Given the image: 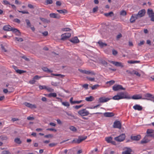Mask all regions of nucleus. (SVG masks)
I'll list each match as a JSON object with an SVG mask.
<instances>
[{"label":"nucleus","mask_w":154,"mask_h":154,"mask_svg":"<svg viewBox=\"0 0 154 154\" xmlns=\"http://www.w3.org/2000/svg\"><path fill=\"white\" fill-rule=\"evenodd\" d=\"M112 99L114 100H119L123 99H131V98L127 92H120L118 93L116 95L113 97Z\"/></svg>","instance_id":"f257e3e1"},{"label":"nucleus","mask_w":154,"mask_h":154,"mask_svg":"<svg viewBox=\"0 0 154 154\" xmlns=\"http://www.w3.org/2000/svg\"><path fill=\"white\" fill-rule=\"evenodd\" d=\"M87 138V136H85L84 137L82 136H79L78 137V139H74L71 143H75L79 144L83 141L85 140Z\"/></svg>","instance_id":"f03ea898"},{"label":"nucleus","mask_w":154,"mask_h":154,"mask_svg":"<svg viewBox=\"0 0 154 154\" xmlns=\"http://www.w3.org/2000/svg\"><path fill=\"white\" fill-rule=\"evenodd\" d=\"M144 97H142L143 100H150L154 102V100L152 99V95L151 94L147 93L144 95Z\"/></svg>","instance_id":"7ed1b4c3"},{"label":"nucleus","mask_w":154,"mask_h":154,"mask_svg":"<svg viewBox=\"0 0 154 154\" xmlns=\"http://www.w3.org/2000/svg\"><path fill=\"white\" fill-rule=\"evenodd\" d=\"M126 137L125 134H122L119 136L115 137L114 139L118 142H122L125 139Z\"/></svg>","instance_id":"20e7f679"},{"label":"nucleus","mask_w":154,"mask_h":154,"mask_svg":"<svg viewBox=\"0 0 154 154\" xmlns=\"http://www.w3.org/2000/svg\"><path fill=\"white\" fill-rule=\"evenodd\" d=\"M113 127L114 128H117L121 129L122 127L121 123L119 121L116 120L114 122Z\"/></svg>","instance_id":"39448f33"},{"label":"nucleus","mask_w":154,"mask_h":154,"mask_svg":"<svg viewBox=\"0 0 154 154\" xmlns=\"http://www.w3.org/2000/svg\"><path fill=\"white\" fill-rule=\"evenodd\" d=\"M113 90L115 91L119 90H125V88L122 87V85H115L112 87Z\"/></svg>","instance_id":"423d86ee"},{"label":"nucleus","mask_w":154,"mask_h":154,"mask_svg":"<svg viewBox=\"0 0 154 154\" xmlns=\"http://www.w3.org/2000/svg\"><path fill=\"white\" fill-rule=\"evenodd\" d=\"M146 13V10L144 9H143L139 11L137 14H135V16H136L138 18H140L144 16Z\"/></svg>","instance_id":"0eeeda50"},{"label":"nucleus","mask_w":154,"mask_h":154,"mask_svg":"<svg viewBox=\"0 0 154 154\" xmlns=\"http://www.w3.org/2000/svg\"><path fill=\"white\" fill-rule=\"evenodd\" d=\"M78 113L81 116H84L88 115L89 114V112L86 110L85 109H83L81 110H79L78 112Z\"/></svg>","instance_id":"6e6552de"},{"label":"nucleus","mask_w":154,"mask_h":154,"mask_svg":"<svg viewBox=\"0 0 154 154\" xmlns=\"http://www.w3.org/2000/svg\"><path fill=\"white\" fill-rule=\"evenodd\" d=\"M78 70L80 72L82 73H84L87 75L91 74V75H95V74L93 71H90L83 70L80 69H79Z\"/></svg>","instance_id":"1a4fd4ad"},{"label":"nucleus","mask_w":154,"mask_h":154,"mask_svg":"<svg viewBox=\"0 0 154 154\" xmlns=\"http://www.w3.org/2000/svg\"><path fill=\"white\" fill-rule=\"evenodd\" d=\"M50 16L51 18H56L57 19H59L60 18V16L58 14L54 13H51L50 14Z\"/></svg>","instance_id":"9d476101"},{"label":"nucleus","mask_w":154,"mask_h":154,"mask_svg":"<svg viewBox=\"0 0 154 154\" xmlns=\"http://www.w3.org/2000/svg\"><path fill=\"white\" fill-rule=\"evenodd\" d=\"M141 138V136L139 134L135 136H131V139L133 140L138 141Z\"/></svg>","instance_id":"9b49d317"},{"label":"nucleus","mask_w":154,"mask_h":154,"mask_svg":"<svg viewBox=\"0 0 154 154\" xmlns=\"http://www.w3.org/2000/svg\"><path fill=\"white\" fill-rule=\"evenodd\" d=\"M110 98L105 97H101L99 98V101L100 103H104L110 100Z\"/></svg>","instance_id":"f8f14e48"},{"label":"nucleus","mask_w":154,"mask_h":154,"mask_svg":"<svg viewBox=\"0 0 154 154\" xmlns=\"http://www.w3.org/2000/svg\"><path fill=\"white\" fill-rule=\"evenodd\" d=\"M110 63L117 66H120L122 67H123L124 66L120 62L112 61L110 62Z\"/></svg>","instance_id":"ddd939ff"},{"label":"nucleus","mask_w":154,"mask_h":154,"mask_svg":"<svg viewBox=\"0 0 154 154\" xmlns=\"http://www.w3.org/2000/svg\"><path fill=\"white\" fill-rule=\"evenodd\" d=\"M103 115L106 117H110L113 116L115 114L112 112H106L104 113Z\"/></svg>","instance_id":"4468645a"},{"label":"nucleus","mask_w":154,"mask_h":154,"mask_svg":"<svg viewBox=\"0 0 154 154\" xmlns=\"http://www.w3.org/2000/svg\"><path fill=\"white\" fill-rule=\"evenodd\" d=\"M12 27L9 25L5 26L3 27V29L5 31H11Z\"/></svg>","instance_id":"2eb2a0df"},{"label":"nucleus","mask_w":154,"mask_h":154,"mask_svg":"<svg viewBox=\"0 0 154 154\" xmlns=\"http://www.w3.org/2000/svg\"><path fill=\"white\" fill-rule=\"evenodd\" d=\"M24 104L25 106L28 107H29L30 108H36V106L35 105H33L32 104H31L29 103L25 102L24 103Z\"/></svg>","instance_id":"dca6fc26"},{"label":"nucleus","mask_w":154,"mask_h":154,"mask_svg":"<svg viewBox=\"0 0 154 154\" xmlns=\"http://www.w3.org/2000/svg\"><path fill=\"white\" fill-rule=\"evenodd\" d=\"M70 41L74 43H77L79 42V41L77 36H75L70 40Z\"/></svg>","instance_id":"f3484780"},{"label":"nucleus","mask_w":154,"mask_h":154,"mask_svg":"<svg viewBox=\"0 0 154 154\" xmlns=\"http://www.w3.org/2000/svg\"><path fill=\"white\" fill-rule=\"evenodd\" d=\"M131 98L133 99L137 100L139 99H142V96L140 94H137L136 95H133L132 97H131Z\"/></svg>","instance_id":"a211bd4d"},{"label":"nucleus","mask_w":154,"mask_h":154,"mask_svg":"<svg viewBox=\"0 0 154 154\" xmlns=\"http://www.w3.org/2000/svg\"><path fill=\"white\" fill-rule=\"evenodd\" d=\"M135 15H136L135 14H134L131 16L130 19V21L131 23H134L137 19H138V17H137Z\"/></svg>","instance_id":"6ab92c4d"},{"label":"nucleus","mask_w":154,"mask_h":154,"mask_svg":"<svg viewBox=\"0 0 154 154\" xmlns=\"http://www.w3.org/2000/svg\"><path fill=\"white\" fill-rule=\"evenodd\" d=\"M133 107L135 110H137L138 111H141L143 109L142 106L137 104L135 105Z\"/></svg>","instance_id":"aec40b11"},{"label":"nucleus","mask_w":154,"mask_h":154,"mask_svg":"<svg viewBox=\"0 0 154 154\" xmlns=\"http://www.w3.org/2000/svg\"><path fill=\"white\" fill-rule=\"evenodd\" d=\"M149 140H148L147 138L146 137V136H145L143 139L142 140L140 141V143L142 144H143L144 143H146L149 142Z\"/></svg>","instance_id":"412c9836"},{"label":"nucleus","mask_w":154,"mask_h":154,"mask_svg":"<svg viewBox=\"0 0 154 154\" xmlns=\"http://www.w3.org/2000/svg\"><path fill=\"white\" fill-rule=\"evenodd\" d=\"M100 63H101L102 65H103L105 67H107L108 64L110 65V64H108L106 61L103 60H100Z\"/></svg>","instance_id":"4be33fe9"},{"label":"nucleus","mask_w":154,"mask_h":154,"mask_svg":"<svg viewBox=\"0 0 154 154\" xmlns=\"http://www.w3.org/2000/svg\"><path fill=\"white\" fill-rule=\"evenodd\" d=\"M127 149L122 152V154H131V149L129 148H127Z\"/></svg>","instance_id":"5701e85b"},{"label":"nucleus","mask_w":154,"mask_h":154,"mask_svg":"<svg viewBox=\"0 0 154 154\" xmlns=\"http://www.w3.org/2000/svg\"><path fill=\"white\" fill-rule=\"evenodd\" d=\"M42 69L43 71L46 72L51 73L53 72L52 70L49 69L46 67H42Z\"/></svg>","instance_id":"b1692460"},{"label":"nucleus","mask_w":154,"mask_h":154,"mask_svg":"<svg viewBox=\"0 0 154 154\" xmlns=\"http://www.w3.org/2000/svg\"><path fill=\"white\" fill-rule=\"evenodd\" d=\"M98 44L101 48H103L104 46H106L107 44L105 43H103L101 41H99L97 42Z\"/></svg>","instance_id":"393cba45"},{"label":"nucleus","mask_w":154,"mask_h":154,"mask_svg":"<svg viewBox=\"0 0 154 154\" xmlns=\"http://www.w3.org/2000/svg\"><path fill=\"white\" fill-rule=\"evenodd\" d=\"M94 98L92 96H90L89 97H86L85 100L88 102H91L94 100Z\"/></svg>","instance_id":"a878e982"},{"label":"nucleus","mask_w":154,"mask_h":154,"mask_svg":"<svg viewBox=\"0 0 154 154\" xmlns=\"http://www.w3.org/2000/svg\"><path fill=\"white\" fill-rule=\"evenodd\" d=\"M104 15L106 17H112L114 16V14L113 12L110 11L108 13H105L104 14Z\"/></svg>","instance_id":"bb28decb"},{"label":"nucleus","mask_w":154,"mask_h":154,"mask_svg":"<svg viewBox=\"0 0 154 154\" xmlns=\"http://www.w3.org/2000/svg\"><path fill=\"white\" fill-rule=\"evenodd\" d=\"M57 11L60 14H65L68 12L67 10L65 9H63L62 10H57Z\"/></svg>","instance_id":"cd10ccee"},{"label":"nucleus","mask_w":154,"mask_h":154,"mask_svg":"<svg viewBox=\"0 0 154 154\" xmlns=\"http://www.w3.org/2000/svg\"><path fill=\"white\" fill-rule=\"evenodd\" d=\"M39 18L40 20L44 23H48L50 22L49 20H48L46 19L41 17H40Z\"/></svg>","instance_id":"c85d7f7f"},{"label":"nucleus","mask_w":154,"mask_h":154,"mask_svg":"<svg viewBox=\"0 0 154 154\" xmlns=\"http://www.w3.org/2000/svg\"><path fill=\"white\" fill-rule=\"evenodd\" d=\"M154 13V12H153V10L151 9H148L147 10V14L149 15V17L152 14H153Z\"/></svg>","instance_id":"c756f323"},{"label":"nucleus","mask_w":154,"mask_h":154,"mask_svg":"<svg viewBox=\"0 0 154 154\" xmlns=\"http://www.w3.org/2000/svg\"><path fill=\"white\" fill-rule=\"evenodd\" d=\"M61 38L60 39L61 40L65 41L68 38L67 36H66V35L64 34H62L61 35Z\"/></svg>","instance_id":"7c9ffc66"},{"label":"nucleus","mask_w":154,"mask_h":154,"mask_svg":"<svg viewBox=\"0 0 154 154\" xmlns=\"http://www.w3.org/2000/svg\"><path fill=\"white\" fill-rule=\"evenodd\" d=\"M14 142L20 144L22 143V141L19 138H16L14 139Z\"/></svg>","instance_id":"2f4dec72"},{"label":"nucleus","mask_w":154,"mask_h":154,"mask_svg":"<svg viewBox=\"0 0 154 154\" xmlns=\"http://www.w3.org/2000/svg\"><path fill=\"white\" fill-rule=\"evenodd\" d=\"M48 96L49 97H56L57 96V94L55 93H51L48 94Z\"/></svg>","instance_id":"473e14b6"},{"label":"nucleus","mask_w":154,"mask_h":154,"mask_svg":"<svg viewBox=\"0 0 154 154\" xmlns=\"http://www.w3.org/2000/svg\"><path fill=\"white\" fill-rule=\"evenodd\" d=\"M112 139V138L111 137H107L105 138L106 141L108 143H111Z\"/></svg>","instance_id":"72a5a7b5"},{"label":"nucleus","mask_w":154,"mask_h":154,"mask_svg":"<svg viewBox=\"0 0 154 154\" xmlns=\"http://www.w3.org/2000/svg\"><path fill=\"white\" fill-rule=\"evenodd\" d=\"M133 72V75H135L138 77H140L141 74L140 73H139L137 71L134 70Z\"/></svg>","instance_id":"f704fd0d"},{"label":"nucleus","mask_w":154,"mask_h":154,"mask_svg":"<svg viewBox=\"0 0 154 154\" xmlns=\"http://www.w3.org/2000/svg\"><path fill=\"white\" fill-rule=\"evenodd\" d=\"M139 61L137 60H130L128 61V63L130 64H133L136 63H139L140 62Z\"/></svg>","instance_id":"c9c22d12"},{"label":"nucleus","mask_w":154,"mask_h":154,"mask_svg":"<svg viewBox=\"0 0 154 154\" xmlns=\"http://www.w3.org/2000/svg\"><path fill=\"white\" fill-rule=\"evenodd\" d=\"M120 15L122 16H125L127 14L126 12L124 10L122 11L120 13Z\"/></svg>","instance_id":"e433bc0d"},{"label":"nucleus","mask_w":154,"mask_h":154,"mask_svg":"<svg viewBox=\"0 0 154 154\" xmlns=\"http://www.w3.org/2000/svg\"><path fill=\"white\" fill-rule=\"evenodd\" d=\"M26 72V71L20 70L18 69V70H17V72H16L18 73L21 74L23 73Z\"/></svg>","instance_id":"4c0bfd02"},{"label":"nucleus","mask_w":154,"mask_h":154,"mask_svg":"<svg viewBox=\"0 0 154 154\" xmlns=\"http://www.w3.org/2000/svg\"><path fill=\"white\" fill-rule=\"evenodd\" d=\"M134 70H133L132 71H130L129 70H127L126 72L128 73L129 74L133 76V75Z\"/></svg>","instance_id":"58836bf2"},{"label":"nucleus","mask_w":154,"mask_h":154,"mask_svg":"<svg viewBox=\"0 0 154 154\" xmlns=\"http://www.w3.org/2000/svg\"><path fill=\"white\" fill-rule=\"evenodd\" d=\"M25 21L28 27H30L31 25L29 20L28 19H26Z\"/></svg>","instance_id":"ea45409f"},{"label":"nucleus","mask_w":154,"mask_h":154,"mask_svg":"<svg viewBox=\"0 0 154 154\" xmlns=\"http://www.w3.org/2000/svg\"><path fill=\"white\" fill-rule=\"evenodd\" d=\"M154 130L151 129H148L146 131L147 134H150L153 133Z\"/></svg>","instance_id":"a19ab883"},{"label":"nucleus","mask_w":154,"mask_h":154,"mask_svg":"<svg viewBox=\"0 0 154 154\" xmlns=\"http://www.w3.org/2000/svg\"><path fill=\"white\" fill-rule=\"evenodd\" d=\"M45 2L46 3V5H48L52 4L53 2V1L52 0H46L45 1Z\"/></svg>","instance_id":"79ce46f5"},{"label":"nucleus","mask_w":154,"mask_h":154,"mask_svg":"<svg viewBox=\"0 0 154 154\" xmlns=\"http://www.w3.org/2000/svg\"><path fill=\"white\" fill-rule=\"evenodd\" d=\"M62 104L65 106H69V104L67 102H62Z\"/></svg>","instance_id":"37998d69"},{"label":"nucleus","mask_w":154,"mask_h":154,"mask_svg":"<svg viewBox=\"0 0 154 154\" xmlns=\"http://www.w3.org/2000/svg\"><path fill=\"white\" fill-rule=\"evenodd\" d=\"M11 31H12L13 32L16 34V33H17L18 31H19V30H18L17 29L15 28H14L12 27Z\"/></svg>","instance_id":"c03bdc74"},{"label":"nucleus","mask_w":154,"mask_h":154,"mask_svg":"<svg viewBox=\"0 0 154 154\" xmlns=\"http://www.w3.org/2000/svg\"><path fill=\"white\" fill-rule=\"evenodd\" d=\"M69 129L73 131H77L76 128L73 126H71L69 128Z\"/></svg>","instance_id":"a18cd8bd"},{"label":"nucleus","mask_w":154,"mask_h":154,"mask_svg":"<svg viewBox=\"0 0 154 154\" xmlns=\"http://www.w3.org/2000/svg\"><path fill=\"white\" fill-rule=\"evenodd\" d=\"M39 88L41 90H42V89H47V87L46 86H42L41 85H39Z\"/></svg>","instance_id":"49530a36"},{"label":"nucleus","mask_w":154,"mask_h":154,"mask_svg":"<svg viewBox=\"0 0 154 154\" xmlns=\"http://www.w3.org/2000/svg\"><path fill=\"white\" fill-rule=\"evenodd\" d=\"M57 144V143H50L49 144V146L50 147H53L56 146Z\"/></svg>","instance_id":"de8ad7c7"},{"label":"nucleus","mask_w":154,"mask_h":154,"mask_svg":"<svg viewBox=\"0 0 154 154\" xmlns=\"http://www.w3.org/2000/svg\"><path fill=\"white\" fill-rule=\"evenodd\" d=\"M15 40H17L18 42H22L23 41V40L22 38H17V37H15Z\"/></svg>","instance_id":"09e8293b"},{"label":"nucleus","mask_w":154,"mask_h":154,"mask_svg":"<svg viewBox=\"0 0 154 154\" xmlns=\"http://www.w3.org/2000/svg\"><path fill=\"white\" fill-rule=\"evenodd\" d=\"M99 86V85H98L97 84L91 87V88L92 90H95Z\"/></svg>","instance_id":"8fccbe9b"},{"label":"nucleus","mask_w":154,"mask_h":154,"mask_svg":"<svg viewBox=\"0 0 154 154\" xmlns=\"http://www.w3.org/2000/svg\"><path fill=\"white\" fill-rule=\"evenodd\" d=\"M115 82L114 81L112 80L106 82L107 84H109L110 85H113Z\"/></svg>","instance_id":"3c124183"},{"label":"nucleus","mask_w":154,"mask_h":154,"mask_svg":"<svg viewBox=\"0 0 154 154\" xmlns=\"http://www.w3.org/2000/svg\"><path fill=\"white\" fill-rule=\"evenodd\" d=\"M66 114L68 116H71L74 119H76V118L75 117V116L73 115L71 113H70L67 112H66Z\"/></svg>","instance_id":"603ef678"},{"label":"nucleus","mask_w":154,"mask_h":154,"mask_svg":"<svg viewBox=\"0 0 154 154\" xmlns=\"http://www.w3.org/2000/svg\"><path fill=\"white\" fill-rule=\"evenodd\" d=\"M53 136L52 134H49L48 135H45L44 136V137L45 138H49V137L51 138L53 137Z\"/></svg>","instance_id":"864d4df0"},{"label":"nucleus","mask_w":154,"mask_h":154,"mask_svg":"<svg viewBox=\"0 0 154 154\" xmlns=\"http://www.w3.org/2000/svg\"><path fill=\"white\" fill-rule=\"evenodd\" d=\"M18 11L20 13H21L23 14H29V13L28 11H20L18 10Z\"/></svg>","instance_id":"5fc2aeb1"},{"label":"nucleus","mask_w":154,"mask_h":154,"mask_svg":"<svg viewBox=\"0 0 154 154\" xmlns=\"http://www.w3.org/2000/svg\"><path fill=\"white\" fill-rule=\"evenodd\" d=\"M151 18L150 20L152 21H154V13L151 16L149 17Z\"/></svg>","instance_id":"6e6d98bb"},{"label":"nucleus","mask_w":154,"mask_h":154,"mask_svg":"<svg viewBox=\"0 0 154 154\" xmlns=\"http://www.w3.org/2000/svg\"><path fill=\"white\" fill-rule=\"evenodd\" d=\"M145 136H146L147 138L149 137H150L154 138V134H147Z\"/></svg>","instance_id":"4d7b16f0"},{"label":"nucleus","mask_w":154,"mask_h":154,"mask_svg":"<svg viewBox=\"0 0 154 154\" xmlns=\"http://www.w3.org/2000/svg\"><path fill=\"white\" fill-rule=\"evenodd\" d=\"M46 130L47 131H54V132H56L57 131V130L55 129H54V128H47L46 129Z\"/></svg>","instance_id":"13d9d810"},{"label":"nucleus","mask_w":154,"mask_h":154,"mask_svg":"<svg viewBox=\"0 0 154 154\" xmlns=\"http://www.w3.org/2000/svg\"><path fill=\"white\" fill-rule=\"evenodd\" d=\"M112 54L113 55L116 56L118 54V52L117 51L113 49L112 50Z\"/></svg>","instance_id":"bf43d9fd"},{"label":"nucleus","mask_w":154,"mask_h":154,"mask_svg":"<svg viewBox=\"0 0 154 154\" xmlns=\"http://www.w3.org/2000/svg\"><path fill=\"white\" fill-rule=\"evenodd\" d=\"M0 139L2 140H6L7 139V137L6 136H0Z\"/></svg>","instance_id":"052dcab7"},{"label":"nucleus","mask_w":154,"mask_h":154,"mask_svg":"<svg viewBox=\"0 0 154 154\" xmlns=\"http://www.w3.org/2000/svg\"><path fill=\"white\" fill-rule=\"evenodd\" d=\"M83 105V104L81 105H76L75 106H74L75 109H78L81 107H82Z\"/></svg>","instance_id":"680f3d73"},{"label":"nucleus","mask_w":154,"mask_h":154,"mask_svg":"<svg viewBox=\"0 0 154 154\" xmlns=\"http://www.w3.org/2000/svg\"><path fill=\"white\" fill-rule=\"evenodd\" d=\"M3 3L5 5H10V3L7 0H4L3 1Z\"/></svg>","instance_id":"e2e57ef3"},{"label":"nucleus","mask_w":154,"mask_h":154,"mask_svg":"<svg viewBox=\"0 0 154 154\" xmlns=\"http://www.w3.org/2000/svg\"><path fill=\"white\" fill-rule=\"evenodd\" d=\"M88 84H85L83 85L82 87L86 89H88Z\"/></svg>","instance_id":"0e129e2a"},{"label":"nucleus","mask_w":154,"mask_h":154,"mask_svg":"<svg viewBox=\"0 0 154 154\" xmlns=\"http://www.w3.org/2000/svg\"><path fill=\"white\" fill-rule=\"evenodd\" d=\"M86 78L88 80L90 81H94L95 79L94 78H91L90 77H86Z\"/></svg>","instance_id":"69168bd1"},{"label":"nucleus","mask_w":154,"mask_h":154,"mask_svg":"<svg viewBox=\"0 0 154 154\" xmlns=\"http://www.w3.org/2000/svg\"><path fill=\"white\" fill-rule=\"evenodd\" d=\"M13 21L18 23H20V20L17 18L14 19Z\"/></svg>","instance_id":"338daca9"},{"label":"nucleus","mask_w":154,"mask_h":154,"mask_svg":"<svg viewBox=\"0 0 154 154\" xmlns=\"http://www.w3.org/2000/svg\"><path fill=\"white\" fill-rule=\"evenodd\" d=\"M98 7L97 6H96L93 9V13H95L97 11Z\"/></svg>","instance_id":"774afa93"}]
</instances>
